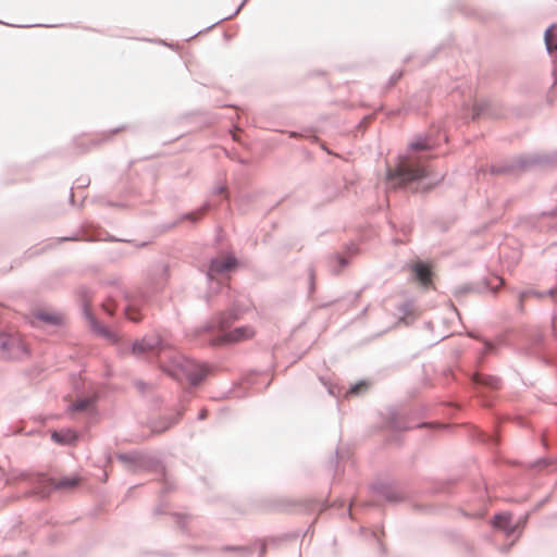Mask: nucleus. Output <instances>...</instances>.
Wrapping results in <instances>:
<instances>
[{"label": "nucleus", "mask_w": 557, "mask_h": 557, "mask_svg": "<svg viewBox=\"0 0 557 557\" xmlns=\"http://www.w3.org/2000/svg\"><path fill=\"white\" fill-rule=\"evenodd\" d=\"M430 175L421 157L409 154L399 160L398 165L387 173V180L394 187L403 186Z\"/></svg>", "instance_id": "nucleus-1"}, {"label": "nucleus", "mask_w": 557, "mask_h": 557, "mask_svg": "<svg viewBox=\"0 0 557 557\" xmlns=\"http://www.w3.org/2000/svg\"><path fill=\"white\" fill-rule=\"evenodd\" d=\"M170 375L181 379L182 375L193 385L199 384L208 374L209 370L203 364L196 363L193 360L183 357H176L173 368L165 369Z\"/></svg>", "instance_id": "nucleus-2"}, {"label": "nucleus", "mask_w": 557, "mask_h": 557, "mask_svg": "<svg viewBox=\"0 0 557 557\" xmlns=\"http://www.w3.org/2000/svg\"><path fill=\"white\" fill-rule=\"evenodd\" d=\"M0 355L21 358L27 355L26 346L18 334L0 333Z\"/></svg>", "instance_id": "nucleus-3"}, {"label": "nucleus", "mask_w": 557, "mask_h": 557, "mask_svg": "<svg viewBox=\"0 0 557 557\" xmlns=\"http://www.w3.org/2000/svg\"><path fill=\"white\" fill-rule=\"evenodd\" d=\"M257 334L255 326L243 325L216 337L212 341V345L236 344L252 339Z\"/></svg>", "instance_id": "nucleus-4"}, {"label": "nucleus", "mask_w": 557, "mask_h": 557, "mask_svg": "<svg viewBox=\"0 0 557 557\" xmlns=\"http://www.w3.org/2000/svg\"><path fill=\"white\" fill-rule=\"evenodd\" d=\"M410 269L414 280L423 287L429 288L432 286V270L429 264L418 261L414 262Z\"/></svg>", "instance_id": "nucleus-5"}, {"label": "nucleus", "mask_w": 557, "mask_h": 557, "mask_svg": "<svg viewBox=\"0 0 557 557\" xmlns=\"http://www.w3.org/2000/svg\"><path fill=\"white\" fill-rule=\"evenodd\" d=\"M236 267V259L232 256L219 257L212 260L209 268V276L223 273Z\"/></svg>", "instance_id": "nucleus-6"}, {"label": "nucleus", "mask_w": 557, "mask_h": 557, "mask_svg": "<svg viewBox=\"0 0 557 557\" xmlns=\"http://www.w3.org/2000/svg\"><path fill=\"white\" fill-rule=\"evenodd\" d=\"M160 345V341L158 338H143L139 342L134 343L133 345V354L143 355L145 352L156 350Z\"/></svg>", "instance_id": "nucleus-7"}, {"label": "nucleus", "mask_w": 557, "mask_h": 557, "mask_svg": "<svg viewBox=\"0 0 557 557\" xmlns=\"http://www.w3.org/2000/svg\"><path fill=\"white\" fill-rule=\"evenodd\" d=\"M52 440L59 444H70L76 440V434L72 430L54 431L51 435Z\"/></svg>", "instance_id": "nucleus-8"}, {"label": "nucleus", "mask_w": 557, "mask_h": 557, "mask_svg": "<svg viewBox=\"0 0 557 557\" xmlns=\"http://www.w3.org/2000/svg\"><path fill=\"white\" fill-rule=\"evenodd\" d=\"M545 42L548 51L557 50V25L546 30Z\"/></svg>", "instance_id": "nucleus-9"}, {"label": "nucleus", "mask_w": 557, "mask_h": 557, "mask_svg": "<svg viewBox=\"0 0 557 557\" xmlns=\"http://www.w3.org/2000/svg\"><path fill=\"white\" fill-rule=\"evenodd\" d=\"M474 381L476 383L487 385L495 389L499 388V385H500V381L498 379L488 376V375H483V374H475Z\"/></svg>", "instance_id": "nucleus-10"}, {"label": "nucleus", "mask_w": 557, "mask_h": 557, "mask_svg": "<svg viewBox=\"0 0 557 557\" xmlns=\"http://www.w3.org/2000/svg\"><path fill=\"white\" fill-rule=\"evenodd\" d=\"M51 484L53 485L54 488H71L78 484V479L77 478H66V479H61L58 481L53 480L51 482Z\"/></svg>", "instance_id": "nucleus-11"}, {"label": "nucleus", "mask_w": 557, "mask_h": 557, "mask_svg": "<svg viewBox=\"0 0 557 557\" xmlns=\"http://www.w3.org/2000/svg\"><path fill=\"white\" fill-rule=\"evenodd\" d=\"M410 148L413 151L430 150L432 145L426 139H417L411 143Z\"/></svg>", "instance_id": "nucleus-12"}, {"label": "nucleus", "mask_w": 557, "mask_h": 557, "mask_svg": "<svg viewBox=\"0 0 557 557\" xmlns=\"http://www.w3.org/2000/svg\"><path fill=\"white\" fill-rule=\"evenodd\" d=\"M235 320H237V315L234 314L233 312H228L226 314H224L220 322H219V327L221 330H225L227 329Z\"/></svg>", "instance_id": "nucleus-13"}, {"label": "nucleus", "mask_w": 557, "mask_h": 557, "mask_svg": "<svg viewBox=\"0 0 557 557\" xmlns=\"http://www.w3.org/2000/svg\"><path fill=\"white\" fill-rule=\"evenodd\" d=\"M91 406H92V400L90 398H85V399L77 400L73 405V409L76 411H85V410H88Z\"/></svg>", "instance_id": "nucleus-14"}, {"label": "nucleus", "mask_w": 557, "mask_h": 557, "mask_svg": "<svg viewBox=\"0 0 557 557\" xmlns=\"http://www.w3.org/2000/svg\"><path fill=\"white\" fill-rule=\"evenodd\" d=\"M79 295H81L82 301H83V304H84V310H85V313H86L87 315H89V314H90V310H89L88 302H89V300H90V295H89L88 290H86V289H82V290L79 292Z\"/></svg>", "instance_id": "nucleus-15"}, {"label": "nucleus", "mask_w": 557, "mask_h": 557, "mask_svg": "<svg viewBox=\"0 0 557 557\" xmlns=\"http://www.w3.org/2000/svg\"><path fill=\"white\" fill-rule=\"evenodd\" d=\"M126 317L133 322H139L141 320L139 312L133 307L126 309Z\"/></svg>", "instance_id": "nucleus-16"}, {"label": "nucleus", "mask_w": 557, "mask_h": 557, "mask_svg": "<svg viewBox=\"0 0 557 557\" xmlns=\"http://www.w3.org/2000/svg\"><path fill=\"white\" fill-rule=\"evenodd\" d=\"M38 319L52 324L60 322L59 317L49 313H39Z\"/></svg>", "instance_id": "nucleus-17"}, {"label": "nucleus", "mask_w": 557, "mask_h": 557, "mask_svg": "<svg viewBox=\"0 0 557 557\" xmlns=\"http://www.w3.org/2000/svg\"><path fill=\"white\" fill-rule=\"evenodd\" d=\"M368 388V384L366 382H360L358 384H355L349 391L348 395H357L362 391H366Z\"/></svg>", "instance_id": "nucleus-18"}, {"label": "nucleus", "mask_w": 557, "mask_h": 557, "mask_svg": "<svg viewBox=\"0 0 557 557\" xmlns=\"http://www.w3.org/2000/svg\"><path fill=\"white\" fill-rule=\"evenodd\" d=\"M102 307H103V309H104L108 313H110V314H112V313H113L114 308H115V307H114V304H113L112 301L104 302V304L102 305Z\"/></svg>", "instance_id": "nucleus-19"}, {"label": "nucleus", "mask_w": 557, "mask_h": 557, "mask_svg": "<svg viewBox=\"0 0 557 557\" xmlns=\"http://www.w3.org/2000/svg\"><path fill=\"white\" fill-rule=\"evenodd\" d=\"M505 518L502 517V516H496L495 517V524L497 525H502V521L504 520Z\"/></svg>", "instance_id": "nucleus-20"}, {"label": "nucleus", "mask_w": 557, "mask_h": 557, "mask_svg": "<svg viewBox=\"0 0 557 557\" xmlns=\"http://www.w3.org/2000/svg\"><path fill=\"white\" fill-rule=\"evenodd\" d=\"M103 335L110 337L112 341H115L116 339V336L111 334L109 331H103Z\"/></svg>", "instance_id": "nucleus-21"}, {"label": "nucleus", "mask_w": 557, "mask_h": 557, "mask_svg": "<svg viewBox=\"0 0 557 557\" xmlns=\"http://www.w3.org/2000/svg\"><path fill=\"white\" fill-rule=\"evenodd\" d=\"M496 281L498 282V284L496 285L495 288H497L504 284V280L502 277H496Z\"/></svg>", "instance_id": "nucleus-22"}, {"label": "nucleus", "mask_w": 557, "mask_h": 557, "mask_svg": "<svg viewBox=\"0 0 557 557\" xmlns=\"http://www.w3.org/2000/svg\"><path fill=\"white\" fill-rule=\"evenodd\" d=\"M199 213H191L190 215H188V218H190L193 221H195L197 218H198Z\"/></svg>", "instance_id": "nucleus-23"}, {"label": "nucleus", "mask_w": 557, "mask_h": 557, "mask_svg": "<svg viewBox=\"0 0 557 557\" xmlns=\"http://www.w3.org/2000/svg\"><path fill=\"white\" fill-rule=\"evenodd\" d=\"M550 295H552L553 297H556V296H557V288H556V289H554V290H552V292H550Z\"/></svg>", "instance_id": "nucleus-24"}]
</instances>
